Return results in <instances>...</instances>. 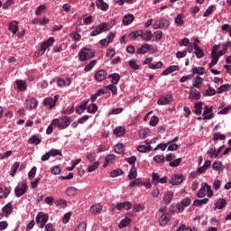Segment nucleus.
<instances>
[{
    "mask_svg": "<svg viewBox=\"0 0 231 231\" xmlns=\"http://www.w3.org/2000/svg\"><path fill=\"white\" fill-rule=\"evenodd\" d=\"M226 207V199H219L217 202L215 203L214 210H221Z\"/></svg>",
    "mask_w": 231,
    "mask_h": 231,
    "instance_id": "dca6fc26",
    "label": "nucleus"
},
{
    "mask_svg": "<svg viewBox=\"0 0 231 231\" xmlns=\"http://www.w3.org/2000/svg\"><path fill=\"white\" fill-rule=\"evenodd\" d=\"M75 194H77V189L75 187H69L66 189L67 196H75Z\"/></svg>",
    "mask_w": 231,
    "mask_h": 231,
    "instance_id": "09e8293b",
    "label": "nucleus"
},
{
    "mask_svg": "<svg viewBox=\"0 0 231 231\" xmlns=\"http://www.w3.org/2000/svg\"><path fill=\"white\" fill-rule=\"evenodd\" d=\"M149 50H151V45L149 43H145V44L142 45L140 49H138V53L140 55H143V54L147 53L149 51Z\"/></svg>",
    "mask_w": 231,
    "mask_h": 231,
    "instance_id": "5701e85b",
    "label": "nucleus"
},
{
    "mask_svg": "<svg viewBox=\"0 0 231 231\" xmlns=\"http://www.w3.org/2000/svg\"><path fill=\"white\" fill-rule=\"evenodd\" d=\"M37 99L33 97L25 100V106L27 109H35L37 107Z\"/></svg>",
    "mask_w": 231,
    "mask_h": 231,
    "instance_id": "ddd939ff",
    "label": "nucleus"
},
{
    "mask_svg": "<svg viewBox=\"0 0 231 231\" xmlns=\"http://www.w3.org/2000/svg\"><path fill=\"white\" fill-rule=\"evenodd\" d=\"M114 134L115 136H124V134H125V128L124 126H119V127H116L115 130H114Z\"/></svg>",
    "mask_w": 231,
    "mask_h": 231,
    "instance_id": "b1692460",
    "label": "nucleus"
},
{
    "mask_svg": "<svg viewBox=\"0 0 231 231\" xmlns=\"http://www.w3.org/2000/svg\"><path fill=\"white\" fill-rule=\"evenodd\" d=\"M202 109H203V103L198 102L197 104H195V110H194L195 115L197 116L201 115Z\"/></svg>",
    "mask_w": 231,
    "mask_h": 231,
    "instance_id": "7c9ffc66",
    "label": "nucleus"
},
{
    "mask_svg": "<svg viewBox=\"0 0 231 231\" xmlns=\"http://www.w3.org/2000/svg\"><path fill=\"white\" fill-rule=\"evenodd\" d=\"M57 100H59V96L57 95L54 97H47L43 100V106L49 107V109H53L57 104Z\"/></svg>",
    "mask_w": 231,
    "mask_h": 231,
    "instance_id": "423d86ee",
    "label": "nucleus"
},
{
    "mask_svg": "<svg viewBox=\"0 0 231 231\" xmlns=\"http://www.w3.org/2000/svg\"><path fill=\"white\" fill-rule=\"evenodd\" d=\"M97 111H98V106H97V104H93L88 106V113H97Z\"/></svg>",
    "mask_w": 231,
    "mask_h": 231,
    "instance_id": "e2e57ef3",
    "label": "nucleus"
},
{
    "mask_svg": "<svg viewBox=\"0 0 231 231\" xmlns=\"http://www.w3.org/2000/svg\"><path fill=\"white\" fill-rule=\"evenodd\" d=\"M141 37H142L143 41L149 42V41H151V39H152V32L151 31H147L143 34V35Z\"/></svg>",
    "mask_w": 231,
    "mask_h": 231,
    "instance_id": "c9c22d12",
    "label": "nucleus"
},
{
    "mask_svg": "<svg viewBox=\"0 0 231 231\" xmlns=\"http://www.w3.org/2000/svg\"><path fill=\"white\" fill-rule=\"evenodd\" d=\"M226 135L221 134L219 133L214 134L213 140L214 142H217V140H226Z\"/></svg>",
    "mask_w": 231,
    "mask_h": 231,
    "instance_id": "5fc2aeb1",
    "label": "nucleus"
},
{
    "mask_svg": "<svg viewBox=\"0 0 231 231\" xmlns=\"http://www.w3.org/2000/svg\"><path fill=\"white\" fill-rule=\"evenodd\" d=\"M171 185H180L183 183V175L174 174L170 181Z\"/></svg>",
    "mask_w": 231,
    "mask_h": 231,
    "instance_id": "9b49d317",
    "label": "nucleus"
},
{
    "mask_svg": "<svg viewBox=\"0 0 231 231\" xmlns=\"http://www.w3.org/2000/svg\"><path fill=\"white\" fill-rule=\"evenodd\" d=\"M139 136L142 139L147 138V136H149V129H141L139 131Z\"/></svg>",
    "mask_w": 231,
    "mask_h": 231,
    "instance_id": "3c124183",
    "label": "nucleus"
},
{
    "mask_svg": "<svg viewBox=\"0 0 231 231\" xmlns=\"http://www.w3.org/2000/svg\"><path fill=\"white\" fill-rule=\"evenodd\" d=\"M172 198H174V193L172 191H169L166 196H164V201L166 205H171L172 201Z\"/></svg>",
    "mask_w": 231,
    "mask_h": 231,
    "instance_id": "c756f323",
    "label": "nucleus"
},
{
    "mask_svg": "<svg viewBox=\"0 0 231 231\" xmlns=\"http://www.w3.org/2000/svg\"><path fill=\"white\" fill-rule=\"evenodd\" d=\"M194 50H195V55L197 59H202V57H205V52H203V50H201L198 43H193Z\"/></svg>",
    "mask_w": 231,
    "mask_h": 231,
    "instance_id": "a211bd4d",
    "label": "nucleus"
},
{
    "mask_svg": "<svg viewBox=\"0 0 231 231\" xmlns=\"http://www.w3.org/2000/svg\"><path fill=\"white\" fill-rule=\"evenodd\" d=\"M142 35H143V31L138 30V31H133L132 32H130L128 37L130 41H136V39H138V37H142Z\"/></svg>",
    "mask_w": 231,
    "mask_h": 231,
    "instance_id": "2eb2a0df",
    "label": "nucleus"
},
{
    "mask_svg": "<svg viewBox=\"0 0 231 231\" xmlns=\"http://www.w3.org/2000/svg\"><path fill=\"white\" fill-rule=\"evenodd\" d=\"M158 122H160L158 116H153L150 120V125H152V127H156V125H158Z\"/></svg>",
    "mask_w": 231,
    "mask_h": 231,
    "instance_id": "4d7b16f0",
    "label": "nucleus"
},
{
    "mask_svg": "<svg viewBox=\"0 0 231 231\" xmlns=\"http://www.w3.org/2000/svg\"><path fill=\"white\" fill-rule=\"evenodd\" d=\"M172 102V95L161 96L157 101L158 106H167Z\"/></svg>",
    "mask_w": 231,
    "mask_h": 231,
    "instance_id": "6e6552de",
    "label": "nucleus"
},
{
    "mask_svg": "<svg viewBox=\"0 0 231 231\" xmlns=\"http://www.w3.org/2000/svg\"><path fill=\"white\" fill-rule=\"evenodd\" d=\"M26 190H28V185L26 184L25 180H23L14 189L15 196L17 198H21V196H24V194H26Z\"/></svg>",
    "mask_w": 231,
    "mask_h": 231,
    "instance_id": "39448f33",
    "label": "nucleus"
},
{
    "mask_svg": "<svg viewBox=\"0 0 231 231\" xmlns=\"http://www.w3.org/2000/svg\"><path fill=\"white\" fill-rule=\"evenodd\" d=\"M197 196L198 198H205L206 196H208V198H212V196H214V190H212V188H210L208 183L202 182L201 188Z\"/></svg>",
    "mask_w": 231,
    "mask_h": 231,
    "instance_id": "f257e3e1",
    "label": "nucleus"
},
{
    "mask_svg": "<svg viewBox=\"0 0 231 231\" xmlns=\"http://www.w3.org/2000/svg\"><path fill=\"white\" fill-rule=\"evenodd\" d=\"M217 92L216 91L215 88H213L212 87H210V85H208V88L207 90H205L203 96L204 97H214V95H216Z\"/></svg>",
    "mask_w": 231,
    "mask_h": 231,
    "instance_id": "a878e982",
    "label": "nucleus"
},
{
    "mask_svg": "<svg viewBox=\"0 0 231 231\" xmlns=\"http://www.w3.org/2000/svg\"><path fill=\"white\" fill-rule=\"evenodd\" d=\"M160 175H158V173L156 172H152V183L153 185H158V183H160Z\"/></svg>",
    "mask_w": 231,
    "mask_h": 231,
    "instance_id": "ea45409f",
    "label": "nucleus"
},
{
    "mask_svg": "<svg viewBox=\"0 0 231 231\" xmlns=\"http://www.w3.org/2000/svg\"><path fill=\"white\" fill-rule=\"evenodd\" d=\"M107 76V72L105 70H97L95 74V79L97 82H102V80H106V77Z\"/></svg>",
    "mask_w": 231,
    "mask_h": 231,
    "instance_id": "4468645a",
    "label": "nucleus"
},
{
    "mask_svg": "<svg viewBox=\"0 0 231 231\" xmlns=\"http://www.w3.org/2000/svg\"><path fill=\"white\" fill-rule=\"evenodd\" d=\"M124 174V171L120 169H116L111 171L110 176L111 178H118V176H122Z\"/></svg>",
    "mask_w": 231,
    "mask_h": 231,
    "instance_id": "79ce46f5",
    "label": "nucleus"
},
{
    "mask_svg": "<svg viewBox=\"0 0 231 231\" xmlns=\"http://www.w3.org/2000/svg\"><path fill=\"white\" fill-rule=\"evenodd\" d=\"M208 203V199H195L193 202L194 207H201L202 205H207Z\"/></svg>",
    "mask_w": 231,
    "mask_h": 231,
    "instance_id": "2f4dec72",
    "label": "nucleus"
},
{
    "mask_svg": "<svg viewBox=\"0 0 231 231\" xmlns=\"http://www.w3.org/2000/svg\"><path fill=\"white\" fill-rule=\"evenodd\" d=\"M207 154H208V156H209V158H214V156H215V158H217V157H216V154H217V153L216 146H212V147L208 150V152H207Z\"/></svg>",
    "mask_w": 231,
    "mask_h": 231,
    "instance_id": "6e6d98bb",
    "label": "nucleus"
},
{
    "mask_svg": "<svg viewBox=\"0 0 231 231\" xmlns=\"http://www.w3.org/2000/svg\"><path fill=\"white\" fill-rule=\"evenodd\" d=\"M19 162H14L11 168L10 176L14 177L15 176V173L17 172V169H19Z\"/></svg>",
    "mask_w": 231,
    "mask_h": 231,
    "instance_id": "49530a36",
    "label": "nucleus"
},
{
    "mask_svg": "<svg viewBox=\"0 0 231 231\" xmlns=\"http://www.w3.org/2000/svg\"><path fill=\"white\" fill-rule=\"evenodd\" d=\"M15 84H16L19 91H26V81L17 79L15 81Z\"/></svg>",
    "mask_w": 231,
    "mask_h": 231,
    "instance_id": "412c9836",
    "label": "nucleus"
},
{
    "mask_svg": "<svg viewBox=\"0 0 231 231\" xmlns=\"http://www.w3.org/2000/svg\"><path fill=\"white\" fill-rule=\"evenodd\" d=\"M189 100H199L201 98V93L199 90L191 87L189 92Z\"/></svg>",
    "mask_w": 231,
    "mask_h": 231,
    "instance_id": "1a4fd4ad",
    "label": "nucleus"
},
{
    "mask_svg": "<svg viewBox=\"0 0 231 231\" xmlns=\"http://www.w3.org/2000/svg\"><path fill=\"white\" fill-rule=\"evenodd\" d=\"M130 223H131V218L125 217L119 223L118 227L125 228V226H127V225H130Z\"/></svg>",
    "mask_w": 231,
    "mask_h": 231,
    "instance_id": "58836bf2",
    "label": "nucleus"
},
{
    "mask_svg": "<svg viewBox=\"0 0 231 231\" xmlns=\"http://www.w3.org/2000/svg\"><path fill=\"white\" fill-rule=\"evenodd\" d=\"M106 89H109V91H111L113 93V95H116V92L118 91V88H116V86L111 84L106 87Z\"/></svg>",
    "mask_w": 231,
    "mask_h": 231,
    "instance_id": "774afa93",
    "label": "nucleus"
},
{
    "mask_svg": "<svg viewBox=\"0 0 231 231\" xmlns=\"http://www.w3.org/2000/svg\"><path fill=\"white\" fill-rule=\"evenodd\" d=\"M87 228H88V224H86V222H81L77 226L74 231H86Z\"/></svg>",
    "mask_w": 231,
    "mask_h": 231,
    "instance_id": "c03bdc74",
    "label": "nucleus"
},
{
    "mask_svg": "<svg viewBox=\"0 0 231 231\" xmlns=\"http://www.w3.org/2000/svg\"><path fill=\"white\" fill-rule=\"evenodd\" d=\"M100 166V162L98 161L95 162L92 165H89L87 169L88 172H94V171H97V167Z\"/></svg>",
    "mask_w": 231,
    "mask_h": 231,
    "instance_id": "4c0bfd02",
    "label": "nucleus"
},
{
    "mask_svg": "<svg viewBox=\"0 0 231 231\" xmlns=\"http://www.w3.org/2000/svg\"><path fill=\"white\" fill-rule=\"evenodd\" d=\"M133 21H134V15L126 14L123 18V24H125V26H129V24H131Z\"/></svg>",
    "mask_w": 231,
    "mask_h": 231,
    "instance_id": "6ab92c4d",
    "label": "nucleus"
},
{
    "mask_svg": "<svg viewBox=\"0 0 231 231\" xmlns=\"http://www.w3.org/2000/svg\"><path fill=\"white\" fill-rule=\"evenodd\" d=\"M178 69H180V68L176 65H172L168 67L162 73V76H166V75H171V73H174V71H178Z\"/></svg>",
    "mask_w": 231,
    "mask_h": 231,
    "instance_id": "aec40b11",
    "label": "nucleus"
},
{
    "mask_svg": "<svg viewBox=\"0 0 231 231\" xmlns=\"http://www.w3.org/2000/svg\"><path fill=\"white\" fill-rule=\"evenodd\" d=\"M204 109L205 111L202 114L203 120H212V118H214V114H212V107L206 106Z\"/></svg>",
    "mask_w": 231,
    "mask_h": 231,
    "instance_id": "9d476101",
    "label": "nucleus"
},
{
    "mask_svg": "<svg viewBox=\"0 0 231 231\" xmlns=\"http://www.w3.org/2000/svg\"><path fill=\"white\" fill-rule=\"evenodd\" d=\"M3 212L5 214V216H10L12 212H14V208L12 206V203H7L4 208H3Z\"/></svg>",
    "mask_w": 231,
    "mask_h": 231,
    "instance_id": "4be33fe9",
    "label": "nucleus"
},
{
    "mask_svg": "<svg viewBox=\"0 0 231 231\" xmlns=\"http://www.w3.org/2000/svg\"><path fill=\"white\" fill-rule=\"evenodd\" d=\"M180 163H181V158H178L169 163L170 167H180Z\"/></svg>",
    "mask_w": 231,
    "mask_h": 231,
    "instance_id": "bf43d9fd",
    "label": "nucleus"
},
{
    "mask_svg": "<svg viewBox=\"0 0 231 231\" xmlns=\"http://www.w3.org/2000/svg\"><path fill=\"white\" fill-rule=\"evenodd\" d=\"M51 124L60 129H66L71 124V118L68 116L60 117V119L56 118L52 120Z\"/></svg>",
    "mask_w": 231,
    "mask_h": 231,
    "instance_id": "f03ea898",
    "label": "nucleus"
},
{
    "mask_svg": "<svg viewBox=\"0 0 231 231\" xmlns=\"http://www.w3.org/2000/svg\"><path fill=\"white\" fill-rule=\"evenodd\" d=\"M159 23L161 25V29L169 28V21L167 19L159 20Z\"/></svg>",
    "mask_w": 231,
    "mask_h": 231,
    "instance_id": "052dcab7",
    "label": "nucleus"
},
{
    "mask_svg": "<svg viewBox=\"0 0 231 231\" xmlns=\"http://www.w3.org/2000/svg\"><path fill=\"white\" fill-rule=\"evenodd\" d=\"M124 111V108H114L108 113V116H111V115H120Z\"/></svg>",
    "mask_w": 231,
    "mask_h": 231,
    "instance_id": "69168bd1",
    "label": "nucleus"
},
{
    "mask_svg": "<svg viewBox=\"0 0 231 231\" xmlns=\"http://www.w3.org/2000/svg\"><path fill=\"white\" fill-rule=\"evenodd\" d=\"M95 64H97V60H91L89 64L86 65L85 71H91Z\"/></svg>",
    "mask_w": 231,
    "mask_h": 231,
    "instance_id": "680f3d73",
    "label": "nucleus"
},
{
    "mask_svg": "<svg viewBox=\"0 0 231 231\" xmlns=\"http://www.w3.org/2000/svg\"><path fill=\"white\" fill-rule=\"evenodd\" d=\"M96 6L102 12H107V10L109 9V5H107V3H106V2H104V0H97Z\"/></svg>",
    "mask_w": 231,
    "mask_h": 231,
    "instance_id": "f8f14e48",
    "label": "nucleus"
},
{
    "mask_svg": "<svg viewBox=\"0 0 231 231\" xmlns=\"http://www.w3.org/2000/svg\"><path fill=\"white\" fill-rule=\"evenodd\" d=\"M79 60L81 62H84L86 60H89V59H93V57H95V51H93V50L88 48H83L79 51Z\"/></svg>",
    "mask_w": 231,
    "mask_h": 231,
    "instance_id": "7ed1b4c3",
    "label": "nucleus"
},
{
    "mask_svg": "<svg viewBox=\"0 0 231 231\" xmlns=\"http://www.w3.org/2000/svg\"><path fill=\"white\" fill-rule=\"evenodd\" d=\"M127 163H129V165H132V167H134L135 163H136V156H131L129 158L126 159Z\"/></svg>",
    "mask_w": 231,
    "mask_h": 231,
    "instance_id": "338daca9",
    "label": "nucleus"
},
{
    "mask_svg": "<svg viewBox=\"0 0 231 231\" xmlns=\"http://www.w3.org/2000/svg\"><path fill=\"white\" fill-rule=\"evenodd\" d=\"M48 219H50V216H48V214H42V222L40 223V228H44V226H46Z\"/></svg>",
    "mask_w": 231,
    "mask_h": 231,
    "instance_id": "473e14b6",
    "label": "nucleus"
},
{
    "mask_svg": "<svg viewBox=\"0 0 231 231\" xmlns=\"http://www.w3.org/2000/svg\"><path fill=\"white\" fill-rule=\"evenodd\" d=\"M162 66H163V63L162 61H159L155 65L150 64L149 68H150V69H162Z\"/></svg>",
    "mask_w": 231,
    "mask_h": 231,
    "instance_id": "0e129e2a",
    "label": "nucleus"
},
{
    "mask_svg": "<svg viewBox=\"0 0 231 231\" xmlns=\"http://www.w3.org/2000/svg\"><path fill=\"white\" fill-rule=\"evenodd\" d=\"M153 162L156 163H165V156L163 155H155L153 157Z\"/></svg>",
    "mask_w": 231,
    "mask_h": 231,
    "instance_id": "a18cd8bd",
    "label": "nucleus"
},
{
    "mask_svg": "<svg viewBox=\"0 0 231 231\" xmlns=\"http://www.w3.org/2000/svg\"><path fill=\"white\" fill-rule=\"evenodd\" d=\"M229 88H230V85L228 84L222 85L217 88V93L218 94L225 93V91H228Z\"/></svg>",
    "mask_w": 231,
    "mask_h": 231,
    "instance_id": "de8ad7c7",
    "label": "nucleus"
},
{
    "mask_svg": "<svg viewBox=\"0 0 231 231\" xmlns=\"http://www.w3.org/2000/svg\"><path fill=\"white\" fill-rule=\"evenodd\" d=\"M192 71H193V75H203V73H205V68L203 67H194L192 69Z\"/></svg>",
    "mask_w": 231,
    "mask_h": 231,
    "instance_id": "a19ab883",
    "label": "nucleus"
},
{
    "mask_svg": "<svg viewBox=\"0 0 231 231\" xmlns=\"http://www.w3.org/2000/svg\"><path fill=\"white\" fill-rule=\"evenodd\" d=\"M87 160H88V162L90 163H93V162H95V160H97V153L91 152H88L87 154Z\"/></svg>",
    "mask_w": 231,
    "mask_h": 231,
    "instance_id": "8fccbe9b",
    "label": "nucleus"
},
{
    "mask_svg": "<svg viewBox=\"0 0 231 231\" xmlns=\"http://www.w3.org/2000/svg\"><path fill=\"white\" fill-rule=\"evenodd\" d=\"M9 32H12L14 35H15L17 33V32H19V26L11 23L9 25Z\"/></svg>",
    "mask_w": 231,
    "mask_h": 231,
    "instance_id": "13d9d810",
    "label": "nucleus"
},
{
    "mask_svg": "<svg viewBox=\"0 0 231 231\" xmlns=\"http://www.w3.org/2000/svg\"><path fill=\"white\" fill-rule=\"evenodd\" d=\"M137 176H138V171H136V168L132 167L128 173V179L129 180H136Z\"/></svg>",
    "mask_w": 231,
    "mask_h": 231,
    "instance_id": "c85d7f7f",
    "label": "nucleus"
},
{
    "mask_svg": "<svg viewBox=\"0 0 231 231\" xmlns=\"http://www.w3.org/2000/svg\"><path fill=\"white\" fill-rule=\"evenodd\" d=\"M143 186V182H142V179H135L134 180L130 181L129 187H142Z\"/></svg>",
    "mask_w": 231,
    "mask_h": 231,
    "instance_id": "72a5a7b5",
    "label": "nucleus"
},
{
    "mask_svg": "<svg viewBox=\"0 0 231 231\" xmlns=\"http://www.w3.org/2000/svg\"><path fill=\"white\" fill-rule=\"evenodd\" d=\"M213 170L214 171H221L222 167H223V162H221L220 161H216L213 165Z\"/></svg>",
    "mask_w": 231,
    "mask_h": 231,
    "instance_id": "864d4df0",
    "label": "nucleus"
},
{
    "mask_svg": "<svg viewBox=\"0 0 231 231\" xmlns=\"http://www.w3.org/2000/svg\"><path fill=\"white\" fill-rule=\"evenodd\" d=\"M109 30L106 23H102L98 27H97L90 33L91 37H97V35H100V33H104V32H107Z\"/></svg>",
    "mask_w": 231,
    "mask_h": 231,
    "instance_id": "0eeeda50",
    "label": "nucleus"
},
{
    "mask_svg": "<svg viewBox=\"0 0 231 231\" xmlns=\"http://www.w3.org/2000/svg\"><path fill=\"white\" fill-rule=\"evenodd\" d=\"M185 17V15H183V14H179L176 18H175V24L176 26H183L184 22H183V18Z\"/></svg>",
    "mask_w": 231,
    "mask_h": 231,
    "instance_id": "bb28decb",
    "label": "nucleus"
},
{
    "mask_svg": "<svg viewBox=\"0 0 231 231\" xmlns=\"http://www.w3.org/2000/svg\"><path fill=\"white\" fill-rule=\"evenodd\" d=\"M201 84H203V79L199 76H197L194 79L193 88H197L198 89H199V88H201Z\"/></svg>",
    "mask_w": 231,
    "mask_h": 231,
    "instance_id": "cd10ccee",
    "label": "nucleus"
},
{
    "mask_svg": "<svg viewBox=\"0 0 231 231\" xmlns=\"http://www.w3.org/2000/svg\"><path fill=\"white\" fill-rule=\"evenodd\" d=\"M211 62L208 64V68H214V66H216V64H217L218 60H219V56H217V54L216 53H212L211 54Z\"/></svg>",
    "mask_w": 231,
    "mask_h": 231,
    "instance_id": "393cba45",
    "label": "nucleus"
},
{
    "mask_svg": "<svg viewBox=\"0 0 231 231\" xmlns=\"http://www.w3.org/2000/svg\"><path fill=\"white\" fill-rule=\"evenodd\" d=\"M115 152L117 154H122L124 152V144L123 143H117L114 146Z\"/></svg>",
    "mask_w": 231,
    "mask_h": 231,
    "instance_id": "37998d69",
    "label": "nucleus"
},
{
    "mask_svg": "<svg viewBox=\"0 0 231 231\" xmlns=\"http://www.w3.org/2000/svg\"><path fill=\"white\" fill-rule=\"evenodd\" d=\"M53 42H55L54 38H50L46 42H43L41 45V50L38 52H36V57H41L44 55V53L46 52V50H48V48H50V46H51Z\"/></svg>",
    "mask_w": 231,
    "mask_h": 231,
    "instance_id": "20e7f679",
    "label": "nucleus"
},
{
    "mask_svg": "<svg viewBox=\"0 0 231 231\" xmlns=\"http://www.w3.org/2000/svg\"><path fill=\"white\" fill-rule=\"evenodd\" d=\"M90 212L94 216H97L102 212V206L100 204H94L90 207Z\"/></svg>",
    "mask_w": 231,
    "mask_h": 231,
    "instance_id": "f3484780",
    "label": "nucleus"
},
{
    "mask_svg": "<svg viewBox=\"0 0 231 231\" xmlns=\"http://www.w3.org/2000/svg\"><path fill=\"white\" fill-rule=\"evenodd\" d=\"M109 79H112V84L116 85L118 84V82H120V75L119 74H110Z\"/></svg>",
    "mask_w": 231,
    "mask_h": 231,
    "instance_id": "e433bc0d",
    "label": "nucleus"
},
{
    "mask_svg": "<svg viewBox=\"0 0 231 231\" xmlns=\"http://www.w3.org/2000/svg\"><path fill=\"white\" fill-rule=\"evenodd\" d=\"M129 66L132 69H140V66L136 63V60L134 59L129 60Z\"/></svg>",
    "mask_w": 231,
    "mask_h": 231,
    "instance_id": "603ef678",
    "label": "nucleus"
},
{
    "mask_svg": "<svg viewBox=\"0 0 231 231\" xmlns=\"http://www.w3.org/2000/svg\"><path fill=\"white\" fill-rule=\"evenodd\" d=\"M42 140L37 137V135H33L32 137H31L29 140H28V143L30 144H34V145H39V143H41Z\"/></svg>",
    "mask_w": 231,
    "mask_h": 231,
    "instance_id": "f704fd0d",
    "label": "nucleus"
}]
</instances>
